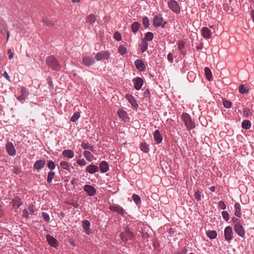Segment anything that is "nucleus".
Returning a JSON list of instances; mask_svg holds the SVG:
<instances>
[{"label":"nucleus","mask_w":254,"mask_h":254,"mask_svg":"<svg viewBox=\"0 0 254 254\" xmlns=\"http://www.w3.org/2000/svg\"><path fill=\"white\" fill-rule=\"evenodd\" d=\"M232 221L233 222V223H234V225H239V224H241V221L239 219H238V218H236L235 217H233L232 218Z\"/></svg>","instance_id":"obj_60"},{"label":"nucleus","mask_w":254,"mask_h":254,"mask_svg":"<svg viewBox=\"0 0 254 254\" xmlns=\"http://www.w3.org/2000/svg\"><path fill=\"white\" fill-rule=\"evenodd\" d=\"M233 232L231 226H227L224 230V237L227 241L230 242L233 238Z\"/></svg>","instance_id":"obj_7"},{"label":"nucleus","mask_w":254,"mask_h":254,"mask_svg":"<svg viewBox=\"0 0 254 254\" xmlns=\"http://www.w3.org/2000/svg\"><path fill=\"white\" fill-rule=\"evenodd\" d=\"M235 208V215L238 218H240L241 217V207L239 203L236 202L234 205Z\"/></svg>","instance_id":"obj_27"},{"label":"nucleus","mask_w":254,"mask_h":254,"mask_svg":"<svg viewBox=\"0 0 254 254\" xmlns=\"http://www.w3.org/2000/svg\"><path fill=\"white\" fill-rule=\"evenodd\" d=\"M96 20V16L94 14H89L86 19V22L90 24H93Z\"/></svg>","instance_id":"obj_34"},{"label":"nucleus","mask_w":254,"mask_h":254,"mask_svg":"<svg viewBox=\"0 0 254 254\" xmlns=\"http://www.w3.org/2000/svg\"><path fill=\"white\" fill-rule=\"evenodd\" d=\"M46 161L44 159H40L36 161L34 164L33 168L38 172L44 167Z\"/></svg>","instance_id":"obj_19"},{"label":"nucleus","mask_w":254,"mask_h":254,"mask_svg":"<svg viewBox=\"0 0 254 254\" xmlns=\"http://www.w3.org/2000/svg\"><path fill=\"white\" fill-rule=\"evenodd\" d=\"M86 171L93 174L99 171V168L96 165L90 164L86 167Z\"/></svg>","instance_id":"obj_23"},{"label":"nucleus","mask_w":254,"mask_h":254,"mask_svg":"<svg viewBox=\"0 0 254 254\" xmlns=\"http://www.w3.org/2000/svg\"><path fill=\"white\" fill-rule=\"evenodd\" d=\"M109 209L116 212L117 213L124 216L125 214V210L122 207L119 205H111L109 206Z\"/></svg>","instance_id":"obj_11"},{"label":"nucleus","mask_w":254,"mask_h":254,"mask_svg":"<svg viewBox=\"0 0 254 254\" xmlns=\"http://www.w3.org/2000/svg\"><path fill=\"white\" fill-rule=\"evenodd\" d=\"M62 155L68 158H72L74 156V152L71 150L65 149L63 151Z\"/></svg>","instance_id":"obj_28"},{"label":"nucleus","mask_w":254,"mask_h":254,"mask_svg":"<svg viewBox=\"0 0 254 254\" xmlns=\"http://www.w3.org/2000/svg\"><path fill=\"white\" fill-rule=\"evenodd\" d=\"M76 162L79 166H85L87 164V162L83 158L77 160Z\"/></svg>","instance_id":"obj_59"},{"label":"nucleus","mask_w":254,"mask_h":254,"mask_svg":"<svg viewBox=\"0 0 254 254\" xmlns=\"http://www.w3.org/2000/svg\"><path fill=\"white\" fill-rule=\"evenodd\" d=\"M134 64L136 68L140 71H143L146 69V66L142 60L137 59Z\"/></svg>","instance_id":"obj_18"},{"label":"nucleus","mask_w":254,"mask_h":254,"mask_svg":"<svg viewBox=\"0 0 254 254\" xmlns=\"http://www.w3.org/2000/svg\"><path fill=\"white\" fill-rule=\"evenodd\" d=\"M242 127L245 129H250L251 127V123L249 120H245L242 123Z\"/></svg>","instance_id":"obj_36"},{"label":"nucleus","mask_w":254,"mask_h":254,"mask_svg":"<svg viewBox=\"0 0 254 254\" xmlns=\"http://www.w3.org/2000/svg\"><path fill=\"white\" fill-rule=\"evenodd\" d=\"M22 172L21 170L20 169H19V168L17 167H15L13 169V173L16 174V175H19Z\"/></svg>","instance_id":"obj_61"},{"label":"nucleus","mask_w":254,"mask_h":254,"mask_svg":"<svg viewBox=\"0 0 254 254\" xmlns=\"http://www.w3.org/2000/svg\"><path fill=\"white\" fill-rule=\"evenodd\" d=\"M47 82L49 84V88L50 90H53L54 89V84L53 83V81H52V78L51 76H48L47 78Z\"/></svg>","instance_id":"obj_48"},{"label":"nucleus","mask_w":254,"mask_h":254,"mask_svg":"<svg viewBox=\"0 0 254 254\" xmlns=\"http://www.w3.org/2000/svg\"><path fill=\"white\" fill-rule=\"evenodd\" d=\"M221 214L223 218L227 222H228V221L230 219L229 214L228 212L226 211H223L221 212Z\"/></svg>","instance_id":"obj_51"},{"label":"nucleus","mask_w":254,"mask_h":254,"mask_svg":"<svg viewBox=\"0 0 254 254\" xmlns=\"http://www.w3.org/2000/svg\"><path fill=\"white\" fill-rule=\"evenodd\" d=\"M117 114L119 116V117L122 119V120L124 122H129V118L128 117V114L126 111L125 110L119 109L117 111Z\"/></svg>","instance_id":"obj_15"},{"label":"nucleus","mask_w":254,"mask_h":254,"mask_svg":"<svg viewBox=\"0 0 254 254\" xmlns=\"http://www.w3.org/2000/svg\"><path fill=\"white\" fill-rule=\"evenodd\" d=\"M5 22L4 20H0V33L4 35L5 32Z\"/></svg>","instance_id":"obj_39"},{"label":"nucleus","mask_w":254,"mask_h":254,"mask_svg":"<svg viewBox=\"0 0 254 254\" xmlns=\"http://www.w3.org/2000/svg\"><path fill=\"white\" fill-rule=\"evenodd\" d=\"M132 198L136 204L138 205L141 203V199L140 196L136 194H133L132 195Z\"/></svg>","instance_id":"obj_41"},{"label":"nucleus","mask_w":254,"mask_h":254,"mask_svg":"<svg viewBox=\"0 0 254 254\" xmlns=\"http://www.w3.org/2000/svg\"><path fill=\"white\" fill-rule=\"evenodd\" d=\"M204 72L206 78L208 81H212L213 80L211 71L210 68L208 67L204 68Z\"/></svg>","instance_id":"obj_29"},{"label":"nucleus","mask_w":254,"mask_h":254,"mask_svg":"<svg viewBox=\"0 0 254 254\" xmlns=\"http://www.w3.org/2000/svg\"><path fill=\"white\" fill-rule=\"evenodd\" d=\"M233 228L234 231L241 237L245 238V230L242 224L239 225H234Z\"/></svg>","instance_id":"obj_6"},{"label":"nucleus","mask_w":254,"mask_h":254,"mask_svg":"<svg viewBox=\"0 0 254 254\" xmlns=\"http://www.w3.org/2000/svg\"><path fill=\"white\" fill-rule=\"evenodd\" d=\"M252 113L250 111V110L247 108H244L243 110V115L246 118H248L250 115H251Z\"/></svg>","instance_id":"obj_53"},{"label":"nucleus","mask_w":254,"mask_h":254,"mask_svg":"<svg viewBox=\"0 0 254 254\" xmlns=\"http://www.w3.org/2000/svg\"><path fill=\"white\" fill-rule=\"evenodd\" d=\"M222 101L223 104L225 108L227 109L231 108L232 104L231 101L227 100L226 99H223Z\"/></svg>","instance_id":"obj_45"},{"label":"nucleus","mask_w":254,"mask_h":254,"mask_svg":"<svg viewBox=\"0 0 254 254\" xmlns=\"http://www.w3.org/2000/svg\"><path fill=\"white\" fill-rule=\"evenodd\" d=\"M206 233L210 239H214L217 237V232L214 230H208Z\"/></svg>","instance_id":"obj_37"},{"label":"nucleus","mask_w":254,"mask_h":254,"mask_svg":"<svg viewBox=\"0 0 254 254\" xmlns=\"http://www.w3.org/2000/svg\"><path fill=\"white\" fill-rule=\"evenodd\" d=\"M110 53L108 51H102L98 53L95 56V58L97 61H100L102 59H108L110 57Z\"/></svg>","instance_id":"obj_12"},{"label":"nucleus","mask_w":254,"mask_h":254,"mask_svg":"<svg viewBox=\"0 0 254 254\" xmlns=\"http://www.w3.org/2000/svg\"><path fill=\"white\" fill-rule=\"evenodd\" d=\"M132 82L134 84V88L136 90H140L144 83L143 79L140 77H136L134 78L132 80Z\"/></svg>","instance_id":"obj_8"},{"label":"nucleus","mask_w":254,"mask_h":254,"mask_svg":"<svg viewBox=\"0 0 254 254\" xmlns=\"http://www.w3.org/2000/svg\"><path fill=\"white\" fill-rule=\"evenodd\" d=\"M148 44L147 42L141 40V43L139 45L140 50L141 53L145 52L148 49Z\"/></svg>","instance_id":"obj_35"},{"label":"nucleus","mask_w":254,"mask_h":254,"mask_svg":"<svg viewBox=\"0 0 254 254\" xmlns=\"http://www.w3.org/2000/svg\"><path fill=\"white\" fill-rule=\"evenodd\" d=\"M178 48L180 51V54L185 56L187 54L186 51L184 50L185 42L183 40H179L178 43Z\"/></svg>","instance_id":"obj_21"},{"label":"nucleus","mask_w":254,"mask_h":254,"mask_svg":"<svg viewBox=\"0 0 254 254\" xmlns=\"http://www.w3.org/2000/svg\"><path fill=\"white\" fill-rule=\"evenodd\" d=\"M47 167L50 171H53V170L55 169L56 166L55 163L53 161L49 160L48 162Z\"/></svg>","instance_id":"obj_49"},{"label":"nucleus","mask_w":254,"mask_h":254,"mask_svg":"<svg viewBox=\"0 0 254 254\" xmlns=\"http://www.w3.org/2000/svg\"><path fill=\"white\" fill-rule=\"evenodd\" d=\"M167 60L171 64L174 63V56L173 53H170L168 54L167 56Z\"/></svg>","instance_id":"obj_57"},{"label":"nucleus","mask_w":254,"mask_h":254,"mask_svg":"<svg viewBox=\"0 0 254 254\" xmlns=\"http://www.w3.org/2000/svg\"><path fill=\"white\" fill-rule=\"evenodd\" d=\"M83 190L89 196H93L96 193L95 188L91 185H85L83 187Z\"/></svg>","instance_id":"obj_10"},{"label":"nucleus","mask_w":254,"mask_h":254,"mask_svg":"<svg viewBox=\"0 0 254 254\" xmlns=\"http://www.w3.org/2000/svg\"><path fill=\"white\" fill-rule=\"evenodd\" d=\"M218 206L219 208H221L222 210H224L226 208V204L222 200H220L218 203Z\"/></svg>","instance_id":"obj_55"},{"label":"nucleus","mask_w":254,"mask_h":254,"mask_svg":"<svg viewBox=\"0 0 254 254\" xmlns=\"http://www.w3.org/2000/svg\"><path fill=\"white\" fill-rule=\"evenodd\" d=\"M163 18L162 15L159 14L154 16L153 20V25L155 27L161 26L162 28H164L167 22L165 21L163 23Z\"/></svg>","instance_id":"obj_4"},{"label":"nucleus","mask_w":254,"mask_h":254,"mask_svg":"<svg viewBox=\"0 0 254 254\" xmlns=\"http://www.w3.org/2000/svg\"><path fill=\"white\" fill-rule=\"evenodd\" d=\"M188 252V249L186 247L183 248L181 251L175 253L174 254H187Z\"/></svg>","instance_id":"obj_58"},{"label":"nucleus","mask_w":254,"mask_h":254,"mask_svg":"<svg viewBox=\"0 0 254 254\" xmlns=\"http://www.w3.org/2000/svg\"><path fill=\"white\" fill-rule=\"evenodd\" d=\"M21 95L17 97V99L20 101L25 100L29 95V91L25 87L21 88Z\"/></svg>","instance_id":"obj_17"},{"label":"nucleus","mask_w":254,"mask_h":254,"mask_svg":"<svg viewBox=\"0 0 254 254\" xmlns=\"http://www.w3.org/2000/svg\"><path fill=\"white\" fill-rule=\"evenodd\" d=\"M114 37L117 41H120L122 40L121 34L118 31L114 33Z\"/></svg>","instance_id":"obj_56"},{"label":"nucleus","mask_w":254,"mask_h":254,"mask_svg":"<svg viewBox=\"0 0 254 254\" xmlns=\"http://www.w3.org/2000/svg\"><path fill=\"white\" fill-rule=\"evenodd\" d=\"M80 117L79 112L75 113L70 118V121L73 123L76 122Z\"/></svg>","instance_id":"obj_44"},{"label":"nucleus","mask_w":254,"mask_h":254,"mask_svg":"<svg viewBox=\"0 0 254 254\" xmlns=\"http://www.w3.org/2000/svg\"><path fill=\"white\" fill-rule=\"evenodd\" d=\"M83 155L88 161H91L92 160L93 156L90 151L87 150L84 151L83 152Z\"/></svg>","instance_id":"obj_40"},{"label":"nucleus","mask_w":254,"mask_h":254,"mask_svg":"<svg viewBox=\"0 0 254 254\" xmlns=\"http://www.w3.org/2000/svg\"><path fill=\"white\" fill-rule=\"evenodd\" d=\"M98 168H99L101 173H105L109 170V164L106 161H102L100 163Z\"/></svg>","instance_id":"obj_22"},{"label":"nucleus","mask_w":254,"mask_h":254,"mask_svg":"<svg viewBox=\"0 0 254 254\" xmlns=\"http://www.w3.org/2000/svg\"><path fill=\"white\" fill-rule=\"evenodd\" d=\"M153 34L151 32H148L145 33L144 37L142 39V40L147 42V41H152L153 39Z\"/></svg>","instance_id":"obj_30"},{"label":"nucleus","mask_w":254,"mask_h":254,"mask_svg":"<svg viewBox=\"0 0 254 254\" xmlns=\"http://www.w3.org/2000/svg\"><path fill=\"white\" fill-rule=\"evenodd\" d=\"M141 236L143 239H146L147 240L148 238L149 237V235L146 232L142 231Z\"/></svg>","instance_id":"obj_63"},{"label":"nucleus","mask_w":254,"mask_h":254,"mask_svg":"<svg viewBox=\"0 0 254 254\" xmlns=\"http://www.w3.org/2000/svg\"><path fill=\"white\" fill-rule=\"evenodd\" d=\"M202 36L205 39H209L211 37V31L207 27H204L201 29Z\"/></svg>","instance_id":"obj_26"},{"label":"nucleus","mask_w":254,"mask_h":254,"mask_svg":"<svg viewBox=\"0 0 254 254\" xmlns=\"http://www.w3.org/2000/svg\"><path fill=\"white\" fill-rule=\"evenodd\" d=\"M5 148L8 155L12 156L15 155L16 151L12 142H7L5 145Z\"/></svg>","instance_id":"obj_14"},{"label":"nucleus","mask_w":254,"mask_h":254,"mask_svg":"<svg viewBox=\"0 0 254 254\" xmlns=\"http://www.w3.org/2000/svg\"><path fill=\"white\" fill-rule=\"evenodd\" d=\"M168 6L175 13L179 14L180 13V6L176 0H170L168 2Z\"/></svg>","instance_id":"obj_5"},{"label":"nucleus","mask_w":254,"mask_h":254,"mask_svg":"<svg viewBox=\"0 0 254 254\" xmlns=\"http://www.w3.org/2000/svg\"><path fill=\"white\" fill-rule=\"evenodd\" d=\"M90 144L88 143L82 142L81 144V147L84 149H88L89 148Z\"/></svg>","instance_id":"obj_62"},{"label":"nucleus","mask_w":254,"mask_h":254,"mask_svg":"<svg viewBox=\"0 0 254 254\" xmlns=\"http://www.w3.org/2000/svg\"><path fill=\"white\" fill-rule=\"evenodd\" d=\"M154 139L157 144H159L162 142L163 140L162 136L161 135L160 131L158 129L155 130L153 133Z\"/></svg>","instance_id":"obj_24"},{"label":"nucleus","mask_w":254,"mask_h":254,"mask_svg":"<svg viewBox=\"0 0 254 254\" xmlns=\"http://www.w3.org/2000/svg\"><path fill=\"white\" fill-rule=\"evenodd\" d=\"M61 166L63 168V169L66 170L68 172H70L71 170V165L70 164L66 161H61L60 163Z\"/></svg>","instance_id":"obj_31"},{"label":"nucleus","mask_w":254,"mask_h":254,"mask_svg":"<svg viewBox=\"0 0 254 254\" xmlns=\"http://www.w3.org/2000/svg\"><path fill=\"white\" fill-rule=\"evenodd\" d=\"M12 206L14 208H18L23 203L21 198L18 196L15 197L12 200Z\"/></svg>","instance_id":"obj_25"},{"label":"nucleus","mask_w":254,"mask_h":254,"mask_svg":"<svg viewBox=\"0 0 254 254\" xmlns=\"http://www.w3.org/2000/svg\"><path fill=\"white\" fill-rule=\"evenodd\" d=\"M55 176V173L53 171H50L48 173V174L47 180V182L48 183H51L52 182V180H53V179L54 178Z\"/></svg>","instance_id":"obj_42"},{"label":"nucleus","mask_w":254,"mask_h":254,"mask_svg":"<svg viewBox=\"0 0 254 254\" xmlns=\"http://www.w3.org/2000/svg\"><path fill=\"white\" fill-rule=\"evenodd\" d=\"M182 120L184 122L185 126L189 130L195 128V125L194 121L191 119V117L187 113H183L181 117Z\"/></svg>","instance_id":"obj_3"},{"label":"nucleus","mask_w":254,"mask_h":254,"mask_svg":"<svg viewBox=\"0 0 254 254\" xmlns=\"http://www.w3.org/2000/svg\"><path fill=\"white\" fill-rule=\"evenodd\" d=\"M43 22L45 25L48 26L53 27L55 25V24L53 22L47 19H43Z\"/></svg>","instance_id":"obj_54"},{"label":"nucleus","mask_w":254,"mask_h":254,"mask_svg":"<svg viewBox=\"0 0 254 254\" xmlns=\"http://www.w3.org/2000/svg\"><path fill=\"white\" fill-rule=\"evenodd\" d=\"M120 238L123 242L127 243L128 240H133L135 236L133 232L129 230L128 226H127L125 227L124 231L120 234Z\"/></svg>","instance_id":"obj_2"},{"label":"nucleus","mask_w":254,"mask_h":254,"mask_svg":"<svg viewBox=\"0 0 254 254\" xmlns=\"http://www.w3.org/2000/svg\"><path fill=\"white\" fill-rule=\"evenodd\" d=\"M239 91L241 94H245L248 93L249 92V89H246L243 84H241L239 87Z\"/></svg>","instance_id":"obj_47"},{"label":"nucleus","mask_w":254,"mask_h":254,"mask_svg":"<svg viewBox=\"0 0 254 254\" xmlns=\"http://www.w3.org/2000/svg\"><path fill=\"white\" fill-rule=\"evenodd\" d=\"M142 24L144 27L146 28L149 26V20L147 16H144L142 18Z\"/></svg>","instance_id":"obj_46"},{"label":"nucleus","mask_w":254,"mask_h":254,"mask_svg":"<svg viewBox=\"0 0 254 254\" xmlns=\"http://www.w3.org/2000/svg\"><path fill=\"white\" fill-rule=\"evenodd\" d=\"M47 242L52 247L57 248L59 245L57 240L53 236L50 234H47L46 236Z\"/></svg>","instance_id":"obj_9"},{"label":"nucleus","mask_w":254,"mask_h":254,"mask_svg":"<svg viewBox=\"0 0 254 254\" xmlns=\"http://www.w3.org/2000/svg\"><path fill=\"white\" fill-rule=\"evenodd\" d=\"M90 222L87 220H84L82 221V228L84 232L87 235H90L91 233V230L90 229Z\"/></svg>","instance_id":"obj_20"},{"label":"nucleus","mask_w":254,"mask_h":254,"mask_svg":"<svg viewBox=\"0 0 254 254\" xmlns=\"http://www.w3.org/2000/svg\"><path fill=\"white\" fill-rule=\"evenodd\" d=\"M46 64L54 71H59L61 70V66L59 62L54 56H48L46 58Z\"/></svg>","instance_id":"obj_1"},{"label":"nucleus","mask_w":254,"mask_h":254,"mask_svg":"<svg viewBox=\"0 0 254 254\" xmlns=\"http://www.w3.org/2000/svg\"><path fill=\"white\" fill-rule=\"evenodd\" d=\"M41 216L44 219L45 221H46L47 223H48L50 221V218L49 214L45 212H42L41 213Z\"/></svg>","instance_id":"obj_50"},{"label":"nucleus","mask_w":254,"mask_h":254,"mask_svg":"<svg viewBox=\"0 0 254 254\" xmlns=\"http://www.w3.org/2000/svg\"><path fill=\"white\" fill-rule=\"evenodd\" d=\"M127 44H126V45H120L118 48V53L122 56L125 55L127 53Z\"/></svg>","instance_id":"obj_33"},{"label":"nucleus","mask_w":254,"mask_h":254,"mask_svg":"<svg viewBox=\"0 0 254 254\" xmlns=\"http://www.w3.org/2000/svg\"><path fill=\"white\" fill-rule=\"evenodd\" d=\"M82 63L86 66H89L95 63V60L92 57L85 56L82 58Z\"/></svg>","instance_id":"obj_16"},{"label":"nucleus","mask_w":254,"mask_h":254,"mask_svg":"<svg viewBox=\"0 0 254 254\" xmlns=\"http://www.w3.org/2000/svg\"><path fill=\"white\" fill-rule=\"evenodd\" d=\"M34 206L33 204H30L28 207V210L30 211L31 214H33L34 212Z\"/></svg>","instance_id":"obj_64"},{"label":"nucleus","mask_w":254,"mask_h":254,"mask_svg":"<svg viewBox=\"0 0 254 254\" xmlns=\"http://www.w3.org/2000/svg\"><path fill=\"white\" fill-rule=\"evenodd\" d=\"M140 148L141 151L145 153H147L149 150L148 145L145 142H142L140 143Z\"/></svg>","instance_id":"obj_38"},{"label":"nucleus","mask_w":254,"mask_h":254,"mask_svg":"<svg viewBox=\"0 0 254 254\" xmlns=\"http://www.w3.org/2000/svg\"><path fill=\"white\" fill-rule=\"evenodd\" d=\"M125 98L127 100L128 102L130 104L133 109L137 110L138 105L134 97L131 94H127L125 96Z\"/></svg>","instance_id":"obj_13"},{"label":"nucleus","mask_w":254,"mask_h":254,"mask_svg":"<svg viewBox=\"0 0 254 254\" xmlns=\"http://www.w3.org/2000/svg\"><path fill=\"white\" fill-rule=\"evenodd\" d=\"M201 192L199 190H197L196 191L194 192V197L197 201H199L201 200Z\"/></svg>","instance_id":"obj_52"},{"label":"nucleus","mask_w":254,"mask_h":254,"mask_svg":"<svg viewBox=\"0 0 254 254\" xmlns=\"http://www.w3.org/2000/svg\"><path fill=\"white\" fill-rule=\"evenodd\" d=\"M143 96L146 99V101H149L151 97L150 90L149 89H146L143 92Z\"/></svg>","instance_id":"obj_43"},{"label":"nucleus","mask_w":254,"mask_h":254,"mask_svg":"<svg viewBox=\"0 0 254 254\" xmlns=\"http://www.w3.org/2000/svg\"><path fill=\"white\" fill-rule=\"evenodd\" d=\"M140 26V24L138 22H134L132 23L131 25V28L132 31L135 34L139 30V27Z\"/></svg>","instance_id":"obj_32"}]
</instances>
